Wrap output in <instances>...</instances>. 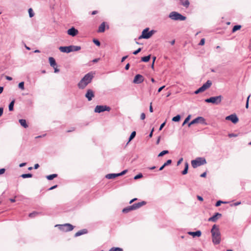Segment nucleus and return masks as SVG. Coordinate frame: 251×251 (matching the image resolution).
Segmentation results:
<instances>
[{
	"label": "nucleus",
	"mask_w": 251,
	"mask_h": 251,
	"mask_svg": "<svg viewBox=\"0 0 251 251\" xmlns=\"http://www.w3.org/2000/svg\"><path fill=\"white\" fill-rule=\"evenodd\" d=\"M212 234V242L214 245H218L220 243L221 240V233L219 226L214 225L211 230Z\"/></svg>",
	"instance_id": "nucleus-1"
},
{
	"label": "nucleus",
	"mask_w": 251,
	"mask_h": 251,
	"mask_svg": "<svg viewBox=\"0 0 251 251\" xmlns=\"http://www.w3.org/2000/svg\"><path fill=\"white\" fill-rule=\"evenodd\" d=\"M93 77L94 73L92 72L87 74L78 83V87L80 89H84L88 84L91 82Z\"/></svg>",
	"instance_id": "nucleus-2"
},
{
	"label": "nucleus",
	"mask_w": 251,
	"mask_h": 251,
	"mask_svg": "<svg viewBox=\"0 0 251 251\" xmlns=\"http://www.w3.org/2000/svg\"><path fill=\"white\" fill-rule=\"evenodd\" d=\"M80 49V46H70L68 47H60L59 50L62 52L69 53L71 51H78Z\"/></svg>",
	"instance_id": "nucleus-3"
},
{
	"label": "nucleus",
	"mask_w": 251,
	"mask_h": 251,
	"mask_svg": "<svg viewBox=\"0 0 251 251\" xmlns=\"http://www.w3.org/2000/svg\"><path fill=\"white\" fill-rule=\"evenodd\" d=\"M206 163L205 159L202 157H198L196 159L191 161V165L194 168L204 165L206 164Z\"/></svg>",
	"instance_id": "nucleus-4"
},
{
	"label": "nucleus",
	"mask_w": 251,
	"mask_h": 251,
	"mask_svg": "<svg viewBox=\"0 0 251 251\" xmlns=\"http://www.w3.org/2000/svg\"><path fill=\"white\" fill-rule=\"evenodd\" d=\"M149 28H146L144 29L142 32L141 35L139 37V39L142 38L149 39L153 34L154 31L152 30L150 31H149Z\"/></svg>",
	"instance_id": "nucleus-5"
},
{
	"label": "nucleus",
	"mask_w": 251,
	"mask_h": 251,
	"mask_svg": "<svg viewBox=\"0 0 251 251\" xmlns=\"http://www.w3.org/2000/svg\"><path fill=\"white\" fill-rule=\"evenodd\" d=\"M169 17L174 20L184 21L186 18L176 12H172L169 15Z\"/></svg>",
	"instance_id": "nucleus-6"
},
{
	"label": "nucleus",
	"mask_w": 251,
	"mask_h": 251,
	"mask_svg": "<svg viewBox=\"0 0 251 251\" xmlns=\"http://www.w3.org/2000/svg\"><path fill=\"white\" fill-rule=\"evenodd\" d=\"M222 100V96L220 95L216 97H210L205 100V101L208 103H212L214 104H218L220 103Z\"/></svg>",
	"instance_id": "nucleus-7"
},
{
	"label": "nucleus",
	"mask_w": 251,
	"mask_h": 251,
	"mask_svg": "<svg viewBox=\"0 0 251 251\" xmlns=\"http://www.w3.org/2000/svg\"><path fill=\"white\" fill-rule=\"evenodd\" d=\"M212 85V82L210 80H207L205 83L199 88L195 92V94H198L200 93H201L208 89Z\"/></svg>",
	"instance_id": "nucleus-8"
},
{
	"label": "nucleus",
	"mask_w": 251,
	"mask_h": 251,
	"mask_svg": "<svg viewBox=\"0 0 251 251\" xmlns=\"http://www.w3.org/2000/svg\"><path fill=\"white\" fill-rule=\"evenodd\" d=\"M59 228L63 232H68L74 229V226L70 224L59 225Z\"/></svg>",
	"instance_id": "nucleus-9"
},
{
	"label": "nucleus",
	"mask_w": 251,
	"mask_h": 251,
	"mask_svg": "<svg viewBox=\"0 0 251 251\" xmlns=\"http://www.w3.org/2000/svg\"><path fill=\"white\" fill-rule=\"evenodd\" d=\"M111 108L106 105H97L95 108V112L96 113H100L105 111H109Z\"/></svg>",
	"instance_id": "nucleus-10"
},
{
	"label": "nucleus",
	"mask_w": 251,
	"mask_h": 251,
	"mask_svg": "<svg viewBox=\"0 0 251 251\" xmlns=\"http://www.w3.org/2000/svg\"><path fill=\"white\" fill-rule=\"evenodd\" d=\"M226 120L231 121L233 124H236L239 121V119L235 114H231L226 117Z\"/></svg>",
	"instance_id": "nucleus-11"
},
{
	"label": "nucleus",
	"mask_w": 251,
	"mask_h": 251,
	"mask_svg": "<svg viewBox=\"0 0 251 251\" xmlns=\"http://www.w3.org/2000/svg\"><path fill=\"white\" fill-rule=\"evenodd\" d=\"M85 96L88 100L90 101L95 97L94 92L92 89H88Z\"/></svg>",
	"instance_id": "nucleus-12"
},
{
	"label": "nucleus",
	"mask_w": 251,
	"mask_h": 251,
	"mask_svg": "<svg viewBox=\"0 0 251 251\" xmlns=\"http://www.w3.org/2000/svg\"><path fill=\"white\" fill-rule=\"evenodd\" d=\"M143 76L142 75L138 74L135 76L133 82L134 83L139 84L143 82Z\"/></svg>",
	"instance_id": "nucleus-13"
},
{
	"label": "nucleus",
	"mask_w": 251,
	"mask_h": 251,
	"mask_svg": "<svg viewBox=\"0 0 251 251\" xmlns=\"http://www.w3.org/2000/svg\"><path fill=\"white\" fill-rule=\"evenodd\" d=\"M105 28H106L107 29H108L109 25H106L105 22H102L100 24V25L99 26L98 32H100V33L104 32L105 31Z\"/></svg>",
	"instance_id": "nucleus-14"
},
{
	"label": "nucleus",
	"mask_w": 251,
	"mask_h": 251,
	"mask_svg": "<svg viewBox=\"0 0 251 251\" xmlns=\"http://www.w3.org/2000/svg\"><path fill=\"white\" fill-rule=\"evenodd\" d=\"M67 33L70 35L75 36L78 33V30L74 27H72L68 30Z\"/></svg>",
	"instance_id": "nucleus-15"
},
{
	"label": "nucleus",
	"mask_w": 251,
	"mask_h": 251,
	"mask_svg": "<svg viewBox=\"0 0 251 251\" xmlns=\"http://www.w3.org/2000/svg\"><path fill=\"white\" fill-rule=\"evenodd\" d=\"M222 216V214L219 213H216L214 216L208 219V221L216 222L218 219Z\"/></svg>",
	"instance_id": "nucleus-16"
},
{
	"label": "nucleus",
	"mask_w": 251,
	"mask_h": 251,
	"mask_svg": "<svg viewBox=\"0 0 251 251\" xmlns=\"http://www.w3.org/2000/svg\"><path fill=\"white\" fill-rule=\"evenodd\" d=\"M146 204V202L145 201H142L141 202H138V203H135V204H133L132 205L133 207V209L134 210L135 209H137L140 207H141V206L145 205Z\"/></svg>",
	"instance_id": "nucleus-17"
},
{
	"label": "nucleus",
	"mask_w": 251,
	"mask_h": 251,
	"mask_svg": "<svg viewBox=\"0 0 251 251\" xmlns=\"http://www.w3.org/2000/svg\"><path fill=\"white\" fill-rule=\"evenodd\" d=\"M87 233H88V230L87 229H81V230L77 231V232H76L75 234V236L77 237V236L83 235V234H87Z\"/></svg>",
	"instance_id": "nucleus-18"
},
{
	"label": "nucleus",
	"mask_w": 251,
	"mask_h": 251,
	"mask_svg": "<svg viewBox=\"0 0 251 251\" xmlns=\"http://www.w3.org/2000/svg\"><path fill=\"white\" fill-rule=\"evenodd\" d=\"M204 121H205V120L203 117H197V118L194 119L193 120H192V123H194V124H196V123H203L204 122Z\"/></svg>",
	"instance_id": "nucleus-19"
},
{
	"label": "nucleus",
	"mask_w": 251,
	"mask_h": 251,
	"mask_svg": "<svg viewBox=\"0 0 251 251\" xmlns=\"http://www.w3.org/2000/svg\"><path fill=\"white\" fill-rule=\"evenodd\" d=\"M49 60L50 65L53 68H55V66H56V63L55 59L52 57H50Z\"/></svg>",
	"instance_id": "nucleus-20"
},
{
	"label": "nucleus",
	"mask_w": 251,
	"mask_h": 251,
	"mask_svg": "<svg viewBox=\"0 0 251 251\" xmlns=\"http://www.w3.org/2000/svg\"><path fill=\"white\" fill-rule=\"evenodd\" d=\"M133 207L132 205L129 206L127 207L124 208L122 210V212L125 213H127L132 210H134Z\"/></svg>",
	"instance_id": "nucleus-21"
},
{
	"label": "nucleus",
	"mask_w": 251,
	"mask_h": 251,
	"mask_svg": "<svg viewBox=\"0 0 251 251\" xmlns=\"http://www.w3.org/2000/svg\"><path fill=\"white\" fill-rule=\"evenodd\" d=\"M189 234L193 236V237H195V236L200 237L201 236V231L198 230L196 232H189Z\"/></svg>",
	"instance_id": "nucleus-22"
},
{
	"label": "nucleus",
	"mask_w": 251,
	"mask_h": 251,
	"mask_svg": "<svg viewBox=\"0 0 251 251\" xmlns=\"http://www.w3.org/2000/svg\"><path fill=\"white\" fill-rule=\"evenodd\" d=\"M119 175L118 174H107L105 177L107 179H113L115 178L117 176H118Z\"/></svg>",
	"instance_id": "nucleus-23"
},
{
	"label": "nucleus",
	"mask_w": 251,
	"mask_h": 251,
	"mask_svg": "<svg viewBox=\"0 0 251 251\" xmlns=\"http://www.w3.org/2000/svg\"><path fill=\"white\" fill-rule=\"evenodd\" d=\"M19 123H20L21 125L24 126L25 128H26L28 127V126L26 124V121L25 120L21 119L19 120Z\"/></svg>",
	"instance_id": "nucleus-24"
},
{
	"label": "nucleus",
	"mask_w": 251,
	"mask_h": 251,
	"mask_svg": "<svg viewBox=\"0 0 251 251\" xmlns=\"http://www.w3.org/2000/svg\"><path fill=\"white\" fill-rule=\"evenodd\" d=\"M189 165L187 162H186L185 163V168L184 170L182 172V174L184 175L187 174L188 173V170Z\"/></svg>",
	"instance_id": "nucleus-25"
},
{
	"label": "nucleus",
	"mask_w": 251,
	"mask_h": 251,
	"mask_svg": "<svg viewBox=\"0 0 251 251\" xmlns=\"http://www.w3.org/2000/svg\"><path fill=\"white\" fill-rule=\"evenodd\" d=\"M151 55L150 54L148 56L143 57L141 58V60L145 62H148L151 59Z\"/></svg>",
	"instance_id": "nucleus-26"
},
{
	"label": "nucleus",
	"mask_w": 251,
	"mask_h": 251,
	"mask_svg": "<svg viewBox=\"0 0 251 251\" xmlns=\"http://www.w3.org/2000/svg\"><path fill=\"white\" fill-rule=\"evenodd\" d=\"M57 176V174H52V175H50L47 176H46V177H47V178L48 180H52L53 178L56 177Z\"/></svg>",
	"instance_id": "nucleus-27"
},
{
	"label": "nucleus",
	"mask_w": 251,
	"mask_h": 251,
	"mask_svg": "<svg viewBox=\"0 0 251 251\" xmlns=\"http://www.w3.org/2000/svg\"><path fill=\"white\" fill-rule=\"evenodd\" d=\"M241 27L242 26L240 25H235L232 28V32L233 33L236 32L237 30L240 29Z\"/></svg>",
	"instance_id": "nucleus-28"
},
{
	"label": "nucleus",
	"mask_w": 251,
	"mask_h": 251,
	"mask_svg": "<svg viewBox=\"0 0 251 251\" xmlns=\"http://www.w3.org/2000/svg\"><path fill=\"white\" fill-rule=\"evenodd\" d=\"M14 103H15V100H13L9 104V111H13V107H14Z\"/></svg>",
	"instance_id": "nucleus-29"
},
{
	"label": "nucleus",
	"mask_w": 251,
	"mask_h": 251,
	"mask_svg": "<svg viewBox=\"0 0 251 251\" xmlns=\"http://www.w3.org/2000/svg\"><path fill=\"white\" fill-rule=\"evenodd\" d=\"M168 153H169V151H167V150L163 151H161V152H160L159 153V154L158 155V157H161V156H163L164 155H165L166 154H168Z\"/></svg>",
	"instance_id": "nucleus-30"
},
{
	"label": "nucleus",
	"mask_w": 251,
	"mask_h": 251,
	"mask_svg": "<svg viewBox=\"0 0 251 251\" xmlns=\"http://www.w3.org/2000/svg\"><path fill=\"white\" fill-rule=\"evenodd\" d=\"M32 176V175L31 174H23L21 175V177L24 178H27V177H31Z\"/></svg>",
	"instance_id": "nucleus-31"
},
{
	"label": "nucleus",
	"mask_w": 251,
	"mask_h": 251,
	"mask_svg": "<svg viewBox=\"0 0 251 251\" xmlns=\"http://www.w3.org/2000/svg\"><path fill=\"white\" fill-rule=\"evenodd\" d=\"M180 119V116L178 115L174 117H173V118L172 119V120L173 121H174V122H178Z\"/></svg>",
	"instance_id": "nucleus-32"
},
{
	"label": "nucleus",
	"mask_w": 251,
	"mask_h": 251,
	"mask_svg": "<svg viewBox=\"0 0 251 251\" xmlns=\"http://www.w3.org/2000/svg\"><path fill=\"white\" fill-rule=\"evenodd\" d=\"M135 135H136V132L133 131L130 136L128 142H130L131 140H132L135 137Z\"/></svg>",
	"instance_id": "nucleus-33"
},
{
	"label": "nucleus",
	"mask_w": 251,
	"mask_h": 251,
	"mask_svg": "<svg viewBox=\"0 0 251 251\" xmlns=\"http://www.w3.org/2000/svg\"><path fill=\"white\" fill-rule=\"evenodd\" d=\"M109 251H123V250L119 248H112Z\"/></svg>",
	"instance_id": "nucleus-34"
},
{
	"label": "nucleus",
	"mask_w": 251,
	"mask_h": 251,
	"mask_svg": "<svg viewBox=\"0 0 251 251\" xmlns=\"http://www.w3.org/2000/svg\"><path fill=\"white\" fill-rule=\"evenodd\" d=\"M38 214V213L37 212H34L30 213L29 214V217L30 218H33V217H34L36 216H37Z\"/></svg>",
	"instance_id": "nucleus-35"
},
{
	"label": "nucleus",
	"mask_w": 251,
	"mask_h": 251,
	"mask_svg": "<svg viewBox=\"0 0 251 251\" xmlns=\"http://www.w3.org/2000/svg\"><path fill=\"white\" fill-rule=\"evenodd\" d=\"M28 13L30 17H32L34 16V13L32 8H29L28 9Z\"/></svg>",
	"instance_id": "nucleus-36"
},
{
	"label": "nucleus",
	"mask_w": 251,
	"mask_h": 251,
	"mask_svg": "<svg viewBox=\"0 0 251 251\" xmlns=\"http://www.w3.org/2000/svg\"><path fill=\"white\" fill-rule=\"evenodd\" d=\"M190 119V116L189 115L184 120V121L183 122V124H182V126H184L185 125L186 123H187L188 122V121H189Z\"/></svg>",
	"instance_id": "nucleus-37"
},
{
	"label": "nucleus",
	"mask_w": 251,
	"mask_h": 251,
	"mask_svg": "<svg viewBox=\"0 0 251 251\" xmlns=\"http://www.w3.org/2000/svg\"><path fill=\"white\" fill-rule=\"evenodd\" d=\"M19 87L22 90H24V82H21L19 84Z\"/></svg>",
	"instance_id": "nucleus-38"
},
{
	"label": "nucleus",
	"mask_w": 251,
	"mask_h": 251,
	"mask_svg": "<svg viewBox=\"0 0 251 251\" xmlns=\"http://www.w3.org/2000/svg\"><path fill=\"white\" fill-rule=\"evenodd\" d=\"M171 163H172V160L169 159L164 164V166H167L168 165H170Z\"/></svg>",
	"instance_id": "nucleus-39"
},
{
	"label": "nucleus",
	"mask_w": 251,
	"mask_h": 251,
	"mask_svg": "<svg viewBox=\"0 0 251 251\" xmlns=\"http://www.w3.org/2000/svg\"><path fill=\"white\" fill-rule=\"evenodd\" d=\"M143 177V175H142V174H139L136 176H135L134 177V179H137L138 178H140L141 177Z\"/></svg>",
	"instance_id": "nucleus-40"
},
{
	"label": "nucleus",
	"mask_w": 251,
	"mask_h": 251,
	"mask_svg": "<svg viewBox=\"0 0 251 251\" xmlns=\"http://www.w3.org/2000/svg\"><path fill=\"white\" fill-rule=\"evenodd\" d=\"M93 42L96 45H97L98 46H100V42L99 41H98V40H96V39H94L93 40Z\"/></svg>",
	"instance_id": "nucleus-41"
},
{
	"label": "nucleus",
	"mask_w": 251,
	"mask_h": 251,
	"mask_svg": "<svg viewBox=\"0 0 251 251\" xmlns=\"http://www.w3.org/2000/svg\"><path fill=\"white\" fill-rule=\"evenodd\" d=\"M205 43V39L204 38H202L201 39L200 42L199 43V45L203 46L204 45Z\"/></svg>",
	"instance_id": "nucleus-42"
},
{
	"label": "nucleus",
	"mask_w": 251,
	"mask_h": 251,
	"mask_svg": "<svg viewBox=\"0 0 251 251\" xmlns=\"http://www.w3.org/2000/svg\"><path fill=\"white\" fill-rule=\"evenodd\" d=\"M250 97H251V95H249L248 96V97L247 98V102H246V108H248V107H249V99H250Z\"/></svg>",
	"instance_id": "nucleus-43"
},
{
	"label": "nucleus",
	"mask_w": 251,
	"mask_h": 251,
	"mask_svg": "<svg viewBox=\"0 0 251 251\" xmlns=\"http://www.w3.org/2000/svg\"><path fill=\"white\" fill-rule=\"evenodd\" d=\"M224 203V202L222 201H218L216 203V204H215V206H217V207H218L219 206L221 203Z\"/></svg>",
	"instance_id": "nucleus-44"
},
{
	"label": "nucleus",
	"mask_w": 251,
	"mask_h": 251,
	"mask_svg": "<svg viewBox=\"0 0 251 251\" xmlns=\"http://www.w3.org/2000/svg\"><path fill=\"white\" fill-rule=\"evenodd\" d=\"M141 50V48H139L137 50L134 51L133 53V54L134 55H136L139 52H140Z\"/></svg>",
	"instance_id": "nucleus-45"
},
{
	"label": "nucleus",
	"mask_w": 251,
	"mask_h": 251,
	"mask_svg": "<svg viewBox=\"0 0 251 251\" xmlns=\"http://www.w3.org/2000/svg\"><path fill=\"white\" fill-rule=\"evenodd\" d=\"M140 118H141V120H144L146 118L145 114L144 113H141Z\"/></svg>",
	"instance_id": "nucleus-46"
},
{
	"label": "nucleus",
	"mask_w": 251,
	"mask_h": 251,
	"mask_svg": "<svg viewBox=\"0 0 251 251\" xmlns=\"http://www.w3.org/2000/svg\"><path fill=\"white\" fill-rule=\"evenodd\" d=\"M126 172H127V170H124L122 172L119 173L118 174L119 176L124 175V174H125L126 173Z\"/></svg>",
	"instance_id": "nucleus-47"
},
{
	"label": "nucleus",
	"mask_w": 251,
	"mask_h": 251,
	"mask_svg": "<svg viewBox=\"0 0 251 251\" xmlns=\"http://www.w3.org/2000/svg\"><path fill=\"white\" fill-rule=\"evenodd\" d=\"M5 169H4V168L0 169V175L4 174L5 173Z\"/></svg>",
	"instance_id": "nucleus-48"
},
{
	"label": "nucleus",
	"mask_w": 251,
	"mask_h": 251,
	"mask_svg": "<svg viewBox=\"0 0 251 251\" xmlns=\"http://www.w3.org/2000/svg\"><path fill=\"white\" fill-rule=\"evenodd\" d=\"M165 124H166V123H165V122H164L163 123H162V124L161 125V126H160V127H159V130H162V129L163 128V127L165 126Z\"/></svg>",
	"instance_id": "nucleus-49"
},
{
	"label": "nucleus",
	"mask_w": 251,
	"mask_h": 251,
	"mask_svg": "<svg viewBox=\"0 0 251 251\" xmlns=\"http://www.w3.org/2000/svg\"><path fill=\"white\" fill-rule=\"evenodd\" d=\"M150 112H153V108L152 106V102H151V103H150Z\"/></svg>",
	"instance_id": "nucleus-50"
},
{
	"label": "nucleus",
	"mask_w": 251,
	"mask_h": 251,
	"mask_svg": "<svg viewBox=\"0 0 251 251\" xmlns=\"http://www.w3.org/2000/svg\"><path fill=\"white\" fill-rule=\"evenodd\" d=\"M153 131H154V128H153L152 129V130H151V133H150V134H149V137H150V138H151V137H152Z\"/></svg>",
	"instance_id": "nucleus-51"
},
{
	"label": "nucleus",
	"mask_w": 251,
	"mask_h": 251,
	"mask_svg": "<svg viewBox=\"0 0 251 251\" xmlns=\"http://www.w3.org/2000/svg\"><path fill=\"white\" fill-rule=\"evenodd\" d=\"M53 68L54 69V73H58L59 71V70L57 69V65Z\"/></svg>",
	"instance_id": "nucleus-52"
},
{
	"label": "nucleus",
	"mask_w": 251,
	"mask_h": 251,
	"mask_svg": "<svg viewBox=\"0 0 251 251\" xmlns=\"http://www.w3.org/2000/svg\"><path fill=\"white\" fill-rule=\"evenodd\" d=\"M57 187V185H54V186H52V187H51L49 189V190H53V189H54L56 188Z\"/></svg>",
	"instance_id": "nucleus-53"
},
{
	"label": "nucleus",
	"mask_w": 251,
	"mask_h": 251,
	"mask_svg": "<svg viewBox=\"0 0 251 251\" xmlns=\"http://www.w3.org/2000/svg\"><path fill=\"white\" fill-rule=\"evenodd\" d=\"M228 136L229 137H236L237 135L236 134H234L233 133H231L228 134Z\"/></svg>",
	"instance_id": "nucleus-54"
},
{
	"label": "nucleus",
	"mask_w": 251,
	"mask_h": 251,
	"mask_svg": "<svg viewBox=\"0 0 251 251\" xmlns=\"http://www.w3.org/2000/svg\"><path fill=\"white\" fill-rule=\"evenodd\" d=\"M164 88H165V86H163L161 87L160 88H159L158 90V93L162 91V90L163 89H164Z\"/></svg>",
	"instance_id": "nucleus-55"
},
{
	"label": "nucleus",
	"mask_w": 251,
	"mask_h": 251,
	"mask_svg": "<svg viewBox=\"0 0 251 251\" xmlns=\"http://www.w3.org/2000/svg\"><path fill=\"white\" fill-rule=\"evenodd\" d=\"M183 160V158H180L178 161H177V165H179L181 163V162Z\"/></svg>",
	"instance_id": "nucleus-56"
},
{
	"label": "nucleus",
	"mask_w": 251,
	"mask_h": 251,
	"mask_svg": "<svg viewBox=\"0 0 251 251\" xmlns=\"http://www.w3.org/2000/svg\"><path fill=\"white\" fill-rule=\"evenodd\" d=\"M5 78L7 80H12V78L10 76H5Z\"/></svg>",
	"instance_id": "nucleus-57"
},
{
	"label": "nucleus",
	"mask_w": 251,
	"mask_h": 251,
	"mask_svg": "<svg viewBox=\"0 0 251 251\" xmlns=\"http://www.w3.org/2000/svg\"><path fill=\"white\" fill-rule=\"evenodd\" d=\"M197 198L199 201H203V198L201 197L200 196H197Z\"/></svg>",
	"instance_id": "nucleus-58"
},
{
	"label": "nucleus",
	"mask_w": 251,
	"mask_h": 251,
	"mask_svg": "<svg viewBox=\"0 0 251 251\" xmlns=\"http://www.w3.org/2000/svg\"><path fill=\"white\" fill-rule=\"evenodd\" d=\"M206 173L204 172L201 175V176L202 177H204L206 176Z\"/></svg>",
	"instance_id": "nucleus-59"
},
{
	"label": "nucleus",
	"mask_w": 251,
	"mask_h": 251,
	"mask_svg": "<svg viewBox=\"0 0 251 251\" xmlns=\"http://www.w3.org/2000/svg\"><path fill=\"white\" fill-rule=\"evenodd\" d=\"M129 66H130V65H129V63L127 64L126 65V67H125V69H126V70H128V69H129Z\"/></svg>",
	"instance_id": "nucleus-60"
},
{
	"label": "nucleus",
	"mask_w": 251,
	"mask_h": 251,
	"mask_svg": "<svg viewBox=\"0 0 251 251\" xmlns=\"http://www.w3.org/2000/svg\"><path fill=\"white\" fill-rule=\"evenodd\" d=\"M3 108L2 107H0V117L2 115V113H3Z\"/></svg>",
	"instance_id": "nucleus-61"
},
{
	"label": "nucleus",
	"mask_w": 251,
	"mask_h": 251,
	"mask_svg": "<svg viewBox=\"0 0 251 251\" xmlns=\"http://www.w3.org/2000/svg\"><path fill=\"white\" fill-rule=\"evenodd\" d=\"M127 56H124L123 57V58H122V60H121V62H123L125 61V60L127 58Z\"/></svg>",
	"instance_id": "nucleus-62"
},
{
	"label": "nucleus",
	"mask_w": 251,
	"mask_h": 251,
	"mask_svg": "<svg viewBox=\"0 0 251 251\" xmlns=\"http://www.w3.org/2000/svg\"><path fill=\"white\" fill-rule=\"evenodd\" d=\"M160 138H161V137H160V136H159V137H158V139H157V141H156V144H157V145L159 144V142H160Z\"/></svg>",
	"instance_id": "nucleus-63"
},
{
	"label": "nucleus",
	"mask_w": 251,
	"mask_h": 251,
	"mask_svg": "<svg viewBox=\"0 0 251 251\" xmlns=\"http://www.w3.org/2000/svg\"><path fill=\"white\" fill-rule=\"evenodd\" d=\"M137 200V199L136 198H134L132 200H131L130 201H129V203L130 204H131L132 202H133L134 201H136Z\"/></svg>",
	"instance_id": "nucleus-64"
}]
</instances>
